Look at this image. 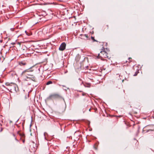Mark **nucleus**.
<instances>
[{"label": "nucleus", "mask_w": 154, "mask_h": 154, "mask_svg": "<svg viewBox=\"0 0 154 154\" xmlns=\"http://www.w3.org/2000/svg\"><path fill=\"white\" fill-rule=\"evenodd\" d=\"M82 36L83 37H86V38L87 39H88V35H87V34L83 35H82Z\"/></svg>", "instance_id": "9"}, {"label": "nucleus", "mask_w": 154, "mask_h": 154, "mask_svg": "<svg viewBox=\"0 0 154 154\" xmlns=\"http://www.w3.org/2000/svg\"><path fill=\"white\" fill-rule=\"evenodd\" d=\"M19 64L21 66H23L26 65V63L24 61H22L19 62Z\"/></svg>", "instance_id": "6"}, {"label": "nucleus", "mask_w": 154, "mask_h": 154, "mask_svg": "<svg viewBox=\"0 0 154 154\" xmlns=\"http://www.w3.org/2000/svg\"><path fill=\"white\" fill-rule=\"evenodd\" d=\"M49 98L51 99H62L64 100V99L60 95L58 94H54L50 96Z\"/></svg>", "instance_id": "3"}, {"label": "nucleus", "mask_w": 154, "mask_h": 154, "mask_svg": "<svg viewBox=\"0 0 154 154\" xmlns=\"http://www.w3.org/2000/svg\"><path fill=\"white\" fill-rule=\"evenodd\" d=\"M137 73H135V74L134 75V76H135L137 75Z\"/></svg>", "instance_id": "16"}, {"label": "nucleus", "mask_w": 154, "mask_h": 154, "mask_svg": "<svg viewBox=\"0 0 154 154\" xmlns=\"http://www.w3.org/2000/svg\"><path fill=\"white\" fill-rule=\"evenodd\" d=\"M31 72V71L28 69L25 70L22 72L21 74V76H26L27 79L30 78L33 76V75L30 73Z\"/></svg>", "instance_id": "2"}, {"label": "nucleus", "mask_w": 154, "mask_h": 154, "mask_svg": "<svg viewBox=\"0 0 154 154\" xmlns=\"http://www.w3.org/2000/svg\"><path fill=\"white\" fill-rule=\"evenodd\" d=\"M17 85L14 83H11V85L9 86V87L8 88V90L11 91H16V86Z\"/></svg>", "instance_id": "4"}, {"label": "nucleus", "mask_w": 154, "mask_h": 154, "mask_svg": "<svg viewBox=\"0 0 154 154\" xmlns=\"http://www.w3.org/2000/svg\"><path fill=\"white\" fill-rule=\"evenodd\" d=\"M2 130H3V129L2 128L1 129V130L0 131V132L2 131Z\"/></svg>", "instance_id": "17"}, {"label": "nucleus", "mask_w": 154, "mask_h": 154, "mask_svg": "<svg viewBox=\"0 0 154 154\" xmlns=\"http://www.w3.org/2000/svg\"><path fill=\"white\" fill-rule=\"evenodd\" d=\"M106 51H102L100 52V53L98 54L97 58L101 59L102 60H104V58L108 57Z\"/></svg>", "instance_id": "1"}, {"label": "nucleus", "mask_w": 154, "mask_h": 154, "mask_svg": "<svg viewBox=\"0 0 154 154\" xmlns=\"http://www.w3.org/2000/svg\"><path fill=\"white\" fill-rule=\"evenodd\" d=\"M13 136H14V137L15 136V135H14V134H13Z\"/></svg>", "instance_id": "22"}, {"label": "nucleus", "mask_w": 154, "mask_h": 154, "mask_svg": "<svg viewBox=\"0 0 154 154\" xmlns=\"http://www.w3.org/2000/svg\"><path fill=\"white\" fill-rule=\"evenodd\" d=\"M84 85L85 87L90 88L91 87V84L89 83H86L84 84Z\"/></svg>", "instance_id": "7"}, {"label": "nucleus", "mask_w": 154, "mask_h": 154, "mask_svg": "<svg viewBox=\"0 0 154 154\" xmlns=\"http://www.w3.org/2000/svg\"><path fill=\"white\" fill-rule=\"evenodd\" d=\"M2 86H3V87H4V88H5V86L4 85H2Z\"/></svg>", "instance_id": "20"}, {"label": "nucleus", "mask_w": 154, "mask_h": 154, "mask_svg": "<svg viewBox=\"0 0 154 154\" xmlns=\"http://www.w3.org/2000/svg\"><path fill=\"white\" fill-rule=\"evenodd\" d=\"M152 129H151L150 130L151 131H154V125H152Z\"/></svg>", "instance_id": "13"}, {"label": "nucleus", "mask_w": 154, "mask_h": 154, "mask_svg": "<svg viewBox=\"0 0 154 154\" xmlns=\"http://www.w3.org/2000/svg\"><path fill=\"white\" fill-rule=\"evenodd\" d=\"M5 85L7 86L8 87H9V86H10V85H11V83H5Z\"/></svg>", "instance_id": "10"}, {"label": "nucleus", "mask_w": 154, "mask_h": 154, "mask_svg": "<svg viewBox=\"0 0 154 154\" xmlns=\"http://www.w3.org/2000/svg\"><path fill=\"white\" fill-rule=\"evenodd\" d=\"M53 83V82L51 81H49L47 83H46V85H48L50 84H52Z\"/></svg>", "instance_id": "8"}, {"label": "nucleus", "mask_w": 154, "mask_h": 154, "mask_svg": "<svg viewBox=\"0 0 154 154\" xmlns=\"http://www.w3.org/2000/svg\"><path fill=\"white\" fill-rule=\"evenodd\" d=\"M82 95L84 96L85 95V94L84 93H82Z\"/></svg>", "instance_id": "18"}, {"label": "nucleus", "mask_w": 154, "mask_h": 154, "mask_svg": "<svg viewBox=\"0 0 154 154\" xmlns=\"http://www.w3.org/2000/svg\"><path fill=\"white\" fill-rule=\"evenodd\" d=\"M94 148H95V149H97V148H96V147H95L94 146Z\"/></svg>", "instance_id": "19"}, {"label": "nucleus", "mask_w": 154, "mask_h": 154, "mask_svg": "<svg viewBox=\"0 0 154 154\" xmlns=\"http://www.w3.org/2000/svg\"><path fill=\"white\" fill-rule=\"evenodd\" d=\"M78 58V59H80V56L79 55H78L76 56V58Z\"/></svg>", "instance_id": "12"}, {"label": "nucleus", "mask_w": 154, "mask_h": 154, "mask_svg": "<svg viewBox=\"0 0 154 154\" xmlns=\"http://www.w3.org/2000/svg\"><path fill=\"white\" fill-rule=\"evenodd\" d=\"M131 59H132L131 58L129 57L128 58V60H129V61H131Z\"/></svg>", "instance_id": "15"}, {"label": "nucleus", "mask_w": 154, "mask_h": 154, "mask_svg": "<svg viewBox=\"0 0 154 154\" xmlns=\"http://www.w3.org/2000/svg\"><path fill=\"white\" fill-rule=\"evenodd\" d=\"M15 140H17V138H16V137L15 138Z\"/></svg>", "instance_id": "21"}, {"label": "nucleus", "mask_w": 154, "mask_h": 154, "mask_svg": "<svg viewBox=\"0 0 154 154\" xmlns=\"http://www.w3.org/2000/svg\"><path fill=\"white\" fill-rule=\"evenodd\" d=\"M66 46V44L65 42L62 43L59 48V50L60 51H63L65 49Z\"/></svg>", "instance_id": "5"}, {"label": "nucleus", "mask_w": 154, "mask_h": 154, "mask_svg": "<svg viewBox=\"0 0 154 154\" xmlns=\"http://www.w3.org/2000/svg\"><path fill=\"white\" fill-rule=\"evenodd\" d=\"M91 39L92 40H93V42H97V41L94 39V37L91 36Z\"/></svg>", "instance_id": "11"}, {"label": "nucleus", "mask_w": 154, "mask_h": 154, "mask_svg": "<svg viewBox=\"0 0 154 154\" xmlns=\"http://www.w3.org/2000/svg\"><path fill=\"white\" fill-rule=\"evenodd\" d=\"M10 30L11 31H13L14 30V28H11L10 29Z\"/></svg>", "instance_id": "14"}]
</instances>
